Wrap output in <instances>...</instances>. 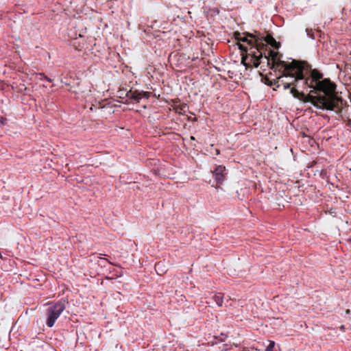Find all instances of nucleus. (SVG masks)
Segmentation results:
<instances>
[{"instance_id": "obj_1", "label": "nucleus", "mask_w": 351, "mask_h": 351, "mask_svg": "<svg viewBox=\"0 0 351 351\" xmlns=\"http://www.w3.org/2000/svg\"><path fill=\"white\" fill-rule=\"evenodd\" d=\"M300 71L293 73L290 76L291 84H286V88L291 85L298 86L299 82H302L301 87L303 88H310L311 93L317 94L323 93L324 95H317L315 97H323V104H320L322 109L335 110L339 108L342 99L336 95V84L329 78L323 79V74L317 69H312L311 65L307 62L301 61Z\"/></svg>"}, {"instance_id": "obj_2", "label": "nucleus", "mask_w": 351, "mask_h": 351, "mask_svg": "<svg viewBox=\"0 0 351 351\" xmlns=\"http://www.w3.org/2000/svg\"><path fill=\"white\" fill-rule=\"evenodd\" d=\"M266 55L270 59V69L275 71L282 72V76H289L290 78L292 72L295 73L300 71V65L302 64L300 60H293L291 62L281 60L282 55L271 49H269Z\"/></svg>"}, {"instance_id": "obj_3", "label": "nucleus", "mask_w": 351, "mask_h": 351, "mask_svg": "<svg viewBox=\"0 0 351 351\" xmlns=\"http://www.w3.org/2000/svg\"><path fill=\"white\" fill-rule=\"evenodd\" d=\"M255 36L253 38V43L250 48L244 46L242 44L238 43L239 48L246 53V55L242 53L241 63L245 66H247L245 62L248 57L252 58H257L258 57L262 58V54H265L269 49L266 43L264 40L263 36L260 33L254 34Z\"/></svg>"}, {"instance_id": "obj_4", "label": "nucleus", "mask_w": 351, "mask_h": 351, "mask_svg": "<svg viewBox=\"0 0 351 351\" xmlns=\"http://www.w3.org/2000/svg\"><path fill=\"white\" fill-rule=\"evenodd\" d=\"M300 82L298 83V86L291 85L289 88H290L291 94L296 99H300L304 102H311L314 106L321 108L322 106L320 104H323L322 102L324 101L323 97H315L311 91L308 95H305L302 92H299L297 89V87H300Z\"/></svg>"}, {"instance_id": "obj_5", "label": "nucleus", "mask_w": 351, "mask_h": 351, "mask_svg": "<svg viewBox=\"0 0 351 351\" xmlns=\"http://www.w3.org/2000/svg\"><path fill=\"white\" fill-rule=\"evenodd\" d=\"M65 301H59L50 305L46 309V324L48 327L53 326L56 321L60 317L61 313L65 310Z\"/></svg>"}, {"instance_id": "obj_6", "label": "nucleus", "mask_w": 351, "mask_h": 351, "mask_svg": "<svg viewBox=\"0 0 351 351\" xmlns=\"http://www.w3.org/2000/svg\"><path fill=\"white\" fill-rule=\"evenodd\" d=\"M280 73V75L274 80H271L267 75H262L261 81L269 86H276V88H279L280 86H282L284 89H288L289 88H286V84H291V80L289 79V81L288 82L285 81L284 77H289V76H282V72Z\"/></svg>"}, {"instance_id": "obj_7", "label": "nucleus", "mask_w": 351, "mask_h": 351, "mask_svg": "<svg viewBox=\"0 0 351 351\" xmlns=\"http://www.w3.org/2000/svg\"><path fill=\"white\" fill-rule=\"evenodd\" d=\"M226 167L223 165L217 166L213 171V177L215 179L217 184H222L226 179Z\"/></svg>"}, {"instance_id": "obj_8", "label": "nucleus", "mask_w": 351, "mask_h": 351, "mask_svg": "<svg viewBox=\"0 0 351 351\" xmlns=\"http://www.w3.org/2000/svg\"><path fill=\"white\" fill-rule=\"evenodd\" d=\"M254 36H255L254 34H252V33H249V32L241 33L239 32H235L234 33V37L237 40L247 43L250 46H251V45H252L253 38Z\"/></svg>"}, {"instance_id": "obj_9", "label": "nucleus", "mask_w": 351, "mask_h": 351, "mask_svg": "<svg viewBox=\"0 0 351 351\" xmlns=\"http://www.w3.org/2000/svg\"><path fill=\"white\" fill-rule=\"evenodd\" d=\"M250 63H247V66H250L251 64H252V65L254 66V67H258L259 65L261 64H265L267 66H271V62H270V59L267 57V56L265 54H262V58H259L258 57L257 58H252V57H250Z\"/></svg>"}, {"instance_id": "obj_10", "label": "nucleus", "mask_w": 351, "mask_h": 351, "mask_svg": "<svg viewBox=\"0 0 351 351\" xmlns=\"http://www.w3.org/2000/svg\"><path fill=\"white\" fill-rule=\"evenodd\" d=\"M263 38L267 45H269L275 49H278L280 47V43H277L271 35L268 34L265 37H263Z\"/></svg>"}, {"instance_id": "obj_11", "label": "nucleus", "mask_w": 351, "mask_h": 351, "mask_svg": "<svg viewBox=\"0 0 351 351\" xmlns=\"http://www.w3.org/2000/svg\"><path fill=\"white\" fill-rule=\"evenodd\" d=\"M126 96L131 99L136 101L137 102H138L139 100L141 99V96L139 94V91L138 90L132 91V90H130L126 93Z\"/></svg>"}, {"instance_id": "obj_12", "label": "nucleus", "mask_w": 351, "mask_h": 351, "mask_svg": "<svg viewBox=\"0 0 351 351\" xmlns=\"http://www.w3.org/2000/svg\"><path fill=\"white\" fill-rule=\"evenodd\" d=\"M213 300L217 303V306L221 307L223 306V295L221 293H218L213 296Z\"/></svg>"}, {"instance_id": "obj_13", "label": "nucleus", "mask_w": 351, "mask_h": 351, "mask_svg": "<svg viewBox=\"0 0 351 351\" xmlns=\"http://www.w3.org/2000/svg\"><path fill=\"white\" fill-rule=\"evenodd\" d=\"M164 266V264L159 262L155 265V270L159 275H162L165 271L161 269Z\"/></svg>"}, {"instance_id": "obj_14", "label": "nucleus", "mask_w": 351, "mask_h": 351, "mask_svg": "<svg viewBox=\"0 0 351 351\" xmlns=\"http://www.w3.org/2000/svg\"><path fill=\"white\" fill-rule=\"evenodd\" d=\"M274 346H275L274 341H270L269 346L266 348V351H273Z\"/></svg>"}, {"instance_id": "obj_15", "label": "nucleus", "mask_w": 351, "mask_h": 351, "mask_svg": "<svg viewBox=\"0 0 351 351\" xmlns=\"http://www.w3.org/2000/svg\"><path fill=\"white\" fill-rule=\"evenodd\" d=\"M139 94L141 95V98L144 97L148 99L150 97V93L149 92L141 91L139 92Z\"/></svg>"}, {"instance_id": "obj_16", "label": "nucleus", "mask_w": 351, "mask_h": 351, "mask_svg": "<svg viewBox=\"0 0 351 351\" xmlns=\"http://www.w3.org/2000/svg\"><path fill=\"white\" fill-rule=\"evenodd\" d=\"M0 123L2 125H5L7 123V119L3 117H0Z\"/></svg>"}, {"instance_id": "obj_17", "label": "nucleus", "mask_w": 351, "mask_h": 351, "mask_svg": "<svg viewBox=\"0 0 351 351\" xmlns=\"http://www.w3.org/2000/svg\"><path fill=\"white\" fill-rule=\"evenodd\" d=\"M39 75L43 76L48 82H52V80L50 78H49L47 76H46L44 73H40Z\"/></svg>"}, {"instance_id": "obj_18", "label": "nucleus", "mask_w": 351, "mask_h": 351, "mask_svg": "<svg viewBox=\"0 0 351 351\" xmlns=\"http://www.w3.org/2000/svg\"><path fill=\"white\" fill-rule=\"evenodd\" d=\"M348 125L351 126V119L348 120Z\"/></svg>"}, {"instance_id": "obj_19", "label": "nucleus", "mask_w": 351, "mask_h": 351, "mask_svg": "<svg viewBox=\"0 0 351 351\" xmlns=\"http://www.w3.org/2000/svg\"><path fill=\"white\" fill-rule=\"evenodd\" d=\"M191 139L194 141V140H195V137H194V136H191Z\"/></svg>"}, {"instance_id": "obj_20", "label": "nucleus", "mask_w": 351, "mask_h": 351, "mask_svg": "<svg viewBox=\"0 0 351 351\" xmlns=\"http://www.w3.org/2000/svg\"><path fill=\"white\" fill-rule=\"evenodd\" d=\"M346 313H347V314H349V313H350V310H349V309H348V310L346 311Z\"/></svg>"}, {"instance_id": "obj_21", "label": "nucleus", "mask_w": 351, "mask_h": 351, "mask_svg": "<svg viewBox=\"0 0 351 351\" xmlns=\"http://www.w3.org/2000/svg\"><path fill=\"white\" fill-rule=\"evenodd\" d=\"M216 153H217V154H219V150H217V151H216Z\"/></svg>"}, {"instance_id": "obj_22", "label": "nucleus", "mask_w": 351, "mask_h": 351, "mask_svg": "<svg viewBox=\"0 0 351 351\" xmlns=\"http://www.w3.org/2000/svg\"><path fill=\"white\" fill-rule=\"evenodd\" d=\"M306 32H307V34H308V29H306Z\"/></svg>"}]
</instances>
